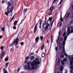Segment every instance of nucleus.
<instances>
[{
	"label": "nucleus",
	"mask_w": 73,
	"mask_h": 73,
	"mask_svg": "<svg viewBox=\"0 0 73 73\" xmlns=\"http://www.w3.org/2000/svg\"><path fill=\"white\" fill-rule=\"evenodd\" d=\"M41 63V62L39 61V59L38 58H36V59L33 60L32 62H31V65L30 64L28 66V69L29 70H33L34 69H36L38 68H39V66L38 65Z\"/></svg>",
	"instance_id": "f257e3e1"
},
{
	"label": "nucleus",
	"mask_w": 73,
	"mask_h": 73,
	"mask_svg": "<svg viewBox=\"0 0 73 73\" xmlns=\"http://www.w3.org/2000/svg\"><path fill=\"white\" fill-rule=\"evenodd\" d=\"M60 36H58L57 38V39L56 40V42L58 44V45H59V49H61L62 48V54H64L66 57H68V54H66L65 52V47H64V50L62 48H63V38H61L60 39ZM62 44L63 46L62 47Z\"/></svg>",
	"instance_id": "f03ea898"
},
{
	"label": "nucleus",
	"mask_w": 73,
	"mask_h": 73,
	"mask_svg": "<svg viewBox=\"0 0 73 73\" xmlns=\"http://www.w3.org/2000/svg\"><path fill=\"white\" fill-rule=\"evenodd\" d=\"M10 1H11V4L12 6L11 7V9L9 7H7V12L8 13H11V12H12L13 11V4H14V1L16 2V1L14 0H11Z\"/></svg>",
	"instance_id": "7ed1b4c3"
},
{
	"label": "nucleus",
	"mask_w": 73,
	"mask_h": 73,
	"mask_svg": "<svg viewBox=\"0 0 73 73\" xmlns=\"http://www.w3.org/2000/svg\"><path fill=\"white\" fill-rule=\"evenodd\" d=\"M70 33H68L67 34V36H65L64 37V38H63V42L62 44L63 46L62 49H63V50H65V49H64V47L65 45V43H66V40H67V38L68 37V36L69 35V34H70Z\"/></svg>",
	"instance_id": "20e7f679"
},
{
	"label": "nucleus",
	"mask_w": 73,
	"mask_h": 73,
	"mask_svg": "<svg viewBox=\"0 0 73 73\" xmlns=\"http://www.w3.org/2000/svg\"><path fill=\"white\" fill-rule=\"evenodd\" d=\"M19 38H17L14 40V41L12 42L13 45H15V46H17V45L18 44V42H19Z\"/></svg>",
	"instance_id": "39448f33"
},
{
	"label": "nucleus",
	"mask_w": 73,
	"mask_h": 73,
	"mask_svg": "<svg viewBox=\"0 0 73 73\" xmlns=\"http://www.w3.org/2000/svg\"><path fill=\"white\" fill-rule=\"evenodd\" d=\"M3 48H4L3 46H2L0 48V49H1L2 50L1 53L0 55V58H3V56H4V54H5V52L3 51Z\"/></svg>",
	"instance_id": "423d86ee"
},
{
	"label": "nucleus",
	"mask_w": 73,
	"mask_h": 73,
	"mask_svg": "<svg viewBox=\"0 0 73 73\" xmlns=\"http://www.w3.org/2000/svg\"><path fill=\"white\" fill-rule=\"evenodd\" d=\"M30 65V62H27V65H25L24 67V69L25 70H27L28 69V66Z\"/></svg>",
	"instance_id": "0eeeda50"
},
{
	"label": "nucleus",
	"mask_w": 73,
	"mask_h": 73,
	"mask_svg": "<svg viewBox=\"0 0 73 73\" xmlns=\"http://www.w3.org/2000/svg\"><path fill=\"white\" fill-rule=\"evenodd\" d=\"M68 61V59L66 58H64L63 60H62L61 61V63L62 65H64L65 62H66Z\"/></svg>",
	"instance_id": "6e6552de"
},
{
	"label": "nucleus",
	"mask_w": 73,
	"mask_h": 73,
	"mask_svg": "<svg viewBox=\"0 0 73 73\" xmlns=\"http://www.w3.org/2000/svg\"><path fill=\"white\" fill-rule=\"evenodd\" d=\"M38 24V22L35 25L34 29V33H36V31L37 30V24Z\"/></svg>",
	"instance_id": "1a4fd4ad"
},
{
	"label": "nucleus",
	"mask_w": 73,
	"mask_h": 73,
	"mask_svg": "<svg viewBox=\"0 0 73 73\" xmlns=\"http://www.w3.org/2000/svg\"><path fill=\"white\" fill-rule=\"evenodd\" d=\"M54 9V6L52 5L50 7V8L49 11L52 12V11H53V10Z\"/></svg>",
	"instance_id": "9d476101"
},
{
	"label": "nucleus",
	"mask_w": 73,
	"mask_h": 73,
	"mask_svg": "<svg viewBox=\"0 0 73 73\" xmlns=\"http://www.w3.org/2000/svg\"><path fill=\"white\" fill-rule=\"evenodd\" d=\"M69 16H70V13L68 12L65 15V20H66V19L68 18V17H69Z\"/></svg>",
	"instance_id": "9b49d317"
},
{
	"label": "nucleus",
	"mask_w": 73,
	"mask_h": 73,
	"mask_svg": "<svg viewBox=\"0 0 73 73\" xmlns=\"http://www.w3.org/2000/svg\"><path fill=\"white\" fill-rule=\"evenodd\" d=\"M64 68H63V67H62V65H60V73H62V71H63V69Z\"/></svg>",
	"instance_id": "f8f14e48"
},
{
	"label": "nucleus",
	"mask_w": 73,
	"mask_h": 73,
	"mask_svg": "<svg viewBox=\"0 0 73 73\" xmlns=\"http://www.w3.org/2000/svg\"><path fill=\"white\" fill-rule=\"evenodd\" d=\"M53 38H54V36L53 35H52L51 40V44L50 45V47H51V46L52 45V44L53 41Z\"/></svg>",
	"instance_id": "ddd939ff"
},
{
	"label": "nucleus",
	"mask_w": 73,
	"mask_h": 73,
	"mask_svg": "<svg viewBox=\"0 0 73 73\" xmlns=\"http://www.w3.org/2000/svg\"><path fill=\"white\" fill-rule=\"evenodd\" d=\"M49 24H48L44 28L45 30H47V29H48V28H49Z\"/></svg>",
	"instance_id": "4468645a"
},
{
	"label": "nucleus",
	"mask_w": 73,
	"mask_h": 73,
	"mask_svg": "<svg viewBox=\"0 0 73 73\" xmlns=\"http://www.w3.org/2000/svg\"><path fill=\"white\" fill-rule=\"evenodd\" d=\"M67 32H68V33H71V32L70 31V27H68V29H67Z\"/></svg>",
	"instance_id": "2eb2a0df"
},
{
	"label": "nucleus",
	"mask_w": 73,
	"mask_h": 73,
	"mask_svg": "<svg viewBox=\"0 0 73 73\" xmlns=\"http://www.w3.org/2000/svg\"><path fill=\"white\" fill-rule=\"evenodd\" d=\"M39 38V37L38 36L36 37L35 39V43L37 44V42H38V39Z\"/></svg>",
	"instance_id": "dca6fc26"
},
{
	"label": "nucleus",
	"mask_w": 73,
	"mask_h": 73,
	"mask_svg": "<svg viewBox=\"0 0 73 73\" xmlns=\"http://www.w3.org/2000/svg\"><path fill=\"white\" fill-rule=\"evenodd\" d=\"M42 20H40V25H39V28L41 29V24L42 23Z\"/></svg>",
	"instance_id": "f3484780"
},
{
	"label": "nucleus",
	"mask_w": 73,
	"mask_h": 73,
	"mask_svg": "<svg viewBox=\"0 0 73 73\" xmlns=\"http://www.w3.org/2000/svg\"><path fill=\"white\" fill-rule=\"evenodd\" d=\"M7 4L8 6L7 7H10L11 5V3H10V2H8L7 3Z\"/></svg>",
	"instance_id": "a211bd4d"
},
{
	"label": "nucleus",
	"mask_w": 73,
	"mask_h": 73,
	"mask_svg": "<svg viewBox=\"0 0 73 73\" xmlns=\"http://www.w3.org/2000/svg\"><path fill=\"white\" fill-rule=\"evenodd\" d=\"M18 22V21H14V26H16V24Z\"/></svg>",
	"instance_id": "6ab92c4d"
},
{
	"label": "nucleus",
	"mask_w": 73,
	"mask_h": 73,
	"mask_svg": "<svg viewBox=\"0 0 73 73\" xmlns=\"http://www.w3.org/2000/svg\"><path fill=\"white\" fill-rule=\"evenodd\" d=\"M44 44H43L42 45V46L41 48V50H43V49H44Z\"/></svg>",
	"instance_id": "aec40b11"
},
{
	"label": "nucleus",
	"mask_w": 73,
	"mask_h": 73,
	"mask_svg": "<svg viewBox=\"0 0 73 73\" xmlns=\"http://www.w3.org/2000/svg\"><path fill=\"white\" fill-rule=\"evenodd\" d=\"M62 15H60V20H61V22L63 21V18H62Z\"/></svg>",
	"instance_id": "412c9836"
},
{
	"label": "nucleus",
	"mask_w": 73,
	"mask_h": 73,
	"mask_svg": "<svg viewBox=\"0 0 73 73\" xmlns=\"http://www.w3.org/2000/svg\"><path fill=\"white\" fill-rule=\"evenodd\" d=\"M27 10H28V9L27 8L25 9L24 10V15H25V13H26L27 11Z\"/></svg>",
	"instance_id": "4be33fe9"
},
{
	"label": "nucleus",
	"mask_w": 73,
	"mask_h": 73,
	"mask_svg": "<svg viewBox=\"0 0 73 73\" xmlns=\"http://www.w3.org/2000/svg\"><path fill=\"white\" fill-rule=\"evenodd\" d=\"M45 53H43L42 54L41 56L42 57H45Z\"/></svg>",
	"instance_id": "5701e85b"
},
{
	"label": "nucleus",
	"mask_w": 73,
	"mask_h": 73,
	"mask_svg": "<svg viewBox=\"0 0 73 73\" xmlns=\"http://www.w3.org/2000/svg\"><path fill=\"white\" fill-rule=\"evenodd\" d=\"M30 58L31 60H33L34 59V56H32L31 57H30Z\"/></svg>",
	"instance_id": "b1692460"
},
{
	"label": "nucleus",
	"mask_w": 73,
	"mask_h": 73,
	"mask_svg": "<svg viewBox=\"0 0 73 73\" xmlns=\"http://www.w3.org/2000/svg\"><path fill=\"white\" fill-rule=\"evenodd\" d=\"M60 59H59V58H58V61L57 63V65H58V66L60 65Z\"/></svg>",
	"instance_id": "393cba45"
},
{
	"label": "nucleus",
	"mask_w": 73,
	"mask_h": 73,
	"mask_svg": "<svg viewBox=\"0 0 73 73\" xmlns=\"http://www.w3.org/2000/svg\"><path fill=\"white\" fill-rule=\"evenodd\" d=\"M52 19H53V18H49V19L48 20V21H52Z\"/></svg>",
	"instance_id": "a878e982"
},
{
	"label": "nucleus",
	"mask_w": 73,
	"mask_h": 73,
	"mask_svg": "<svg viewBox=\"0 0 73 73\" xmlns=\"http://www.w3.org/2000/svg\"><path fill=\"white\" fill-rule=\"evenodd\" d=\"M5 60L6 61H8V57H7L5 59Z\"/></svg>",
	"instance_id": "bb28decb"
},
{
	"label": "nucleus",
	"mask_w": 73,
	"mask_h": 73,
	"mask_svg": "<svg viewBox=\"0 0 73 73\" xmlns=\"http://www.w3.org/2000/svg\"><path fill=\"white\" fill-rule=\"evenodd\" d=\"M55 50L56 52H57V50H58V47H56L55 48Z\"/></svg>",
	"instance_id": "cd10ccee"
},
{
	"label": "nucleus",
	"mask_w": 73,
	"mask_h": 73,
	"mask_svg": "<svg viewBox=\"0 0 73 73\" xmlns=\"http://www.w3.org/2000/svg\"><path fill=\"white\" fill-rule=\"evenodd\" d=\"M52 12L49 11V12L48 13V15L49 16H50V15H52Z\"/></svg>",
	"instance_id": "c85d7f7f"
},
{
	"label": "nucleus",
	"mask_w": 73,
	"mask_h": 73,
	"mask_svg": "<svg viewBox=\"0 0 73 73\" xmlns=\"http://www.w3.org/2000/svg\"><path fill=\"white\" fill-rule=\"evenodd\" d=\"M66 31H65L63 35V36H65V35H66Z\"/></svg>",
	"instance_id": "c756f323"
},
{
	"label": "nucleus",
	"mask_w": 73,
	"mask_h": 73,
	"mask_svg": "<svg viewBox=\"0 0 73 73\" xmlns=\"http://www.w3.org/2000/svg\"><path fill=\"white\" fill-rule=\"evenodd\" d=\"M30 57H29V56H27L26 58V60H28V59H29Z\"/></svg>",
	"instance_id": "7c9ffc66"
},
{
	"label": "nucleus",
	"mask_w": 73,
	"mask_h": 73,
	"mask_svg": "<svg viewBox=\"0 0 73 73\" xmlns=\"http://www.w3.org/2000/svg\"><path fill=\"white\" fill-rule=\"evenodd\" d=\"M9 64V62L7 63L6 64V66H7V67H6V68H7V66H8V65Z\"/></svg>",
	"instance_id": "2f4dec72"
},
{
	"label": "nucleus",
	"mask_w": 73,
	"mask_h": 73,
	"mask_svg": "<svg viewBox=\"0 0 73 73\" xmlns=\"http://www.w3.org/2000/svg\"><path fill=\"white\" fill-rule=\"evenodd\" d=\"M24 19H23V20H22L21 21V23H20V24H19V25H20V24H22V23H23V21H24Z\"/></svg>",
	"instance_id": "473e14b6"
},
{
	"label": "nucleus",
	"mask_w": 73,
	"mask_h": 73,
	"mask_svg": "<svg viewBox=\"0 0 73 73\" xmlns=\"http://www.w3.org/2000/svg\"><path fill=\"white\" fill-rule=\"evenodd\" d=\"M40 38L41 41H42V39H43V36H41Z\"/></svg>",
	"instance_id": "72a5a7b5"
},
{
	"label": "nucleus",
	"mask_w": 73,
	"mask_h": 73,
	"mask_svg": "<svg viewBox=\"0 0 73 73\" xmlns=\"http://www.w3.org/2000/svg\"><path fill=\"white\" fill-rule=\"evenodd\" d=\"M61 58H64V55H62L60 56Z\"/></svg>",
	"instance_id": "f704fd0d"
},
{
	"label": "nucleus",
	"mask_w": 73,
	"mask_h": 73,
	"mask_svg": "<svg viewBox=\"0 0 73 73\" xmlns=\"http://www.w3.org/2000/svg\"><path fill=\"white\" fill-rule=\"evenodd\" d=\"M56 0H54V1H53V2L52 3V5H53V4L54 3L55 1H56Z\"/></svg>",
	"instance_id": "c9c22d12"
},
{
	"label": "nucleus",
	"mask_w": 73,
	"mask_h": 73,
	"mask_svg": "<svg viewBox=\"0 0 73 73\" xmlns=\"http://www.w3.org/2000/svg\"><path fill=\"white\" fill-rule=\"evenodd\" d=\"M62 1H63V0H61L60 3L58 4V5H60L61 4V3H62Z\"/></svg>",
	"instance_id": "e433bc0d"
},
{
	"label": "nucleus",
	"mask_w": 73,
	"mask_h": 73,
	"mask_svg": "<svg viewBox=\"0 0 73 73\" xmlns=\"http://www.w3.org/2000/svg\"><path fill=\"white\" fill-rule=\"evenodd\" d=\"M13 43H12L11 44H10L9 45V46H13Z\"/></svg>",
	"instance_id": "4c0bfd02"
},
{
	"label": "nucleus",
	"mask_w": 73,
	"mask_h": 73,
	"mask_svg": "<svg viewBox=\"0 0 73 73\" xmlns=\"http://www.w3.org/2000/svg\"><path fill=\"white\" fill-rule=\"evenodd\" d=\"M46 24L44 22L43 23V27L44 28Z\"/></svg>",
	"instance_id": "58836bf2"
},
{
	"label": "nucleus",
	"mask_w": 73,
	"mask_h": 73,
	"mask_svg": "<svg viewBox=\"0 0 73 73\" xmlns=\"http://www.w3.org/2000/svg\"><path fill=\"white\" fill-rule=\"evenodd\" d=\"M5 14L7 15V16H8V13L7 12H5Z\"/></svg>",
	"instance_id": "ea45409f"
},
{
	"label": "nucleus",
	"mask_w": 73,
	"mask_h": 73,
	"mask_svg": "<svg viewBox=\"0 0 73 73\" xmlns=\"http://www.w3.org/2000/svg\"><path fill=\"white\" fill-rule=\"evenodd\" d=\"M20 44L21 45H24V42H21L20 43Z\"/></svg>",
	"instance_id": "a19ab883"
},
{
	"label": "nucleus",
	"mask_w": 73,
	"mask_h": 73,
	"mask_svg": "<svg viewBox=\"0 0 73 73\" xmlns=\"http://www.w3.org/2000/svg\"><path fill=\"white\" fill-rule=\"evenodd\" d=\"M1 30L2 31H4L5 30V28H2Z\"/></svg>",
	"instance_id": "79ce46f5"
},
{
	"label": "nucleus",
	"mask_w": 73,
	"mask_h": 73,
	"mask_svg": "<svg viewBox=\"0 0 73 73\" xmlns=\"http://www.w3.org/2000/svg\"><path fill=\"white\" fill-rule=\"evenodd\" d=\"M13 29H16V26H15L13 27Z\"/></svg>",
	"instance_id": "37998d69"
},
{
	"label": "nucleus",
	"mask_w": 73,
	"mask_h": 73,
	"mask_svg": "<svg viewBox=\"0 0 73 73\" xmlns=\"http://www.w3.org/2000/svg\"><path fill=\"white\" fill-rule=\"evenodd\" d=\"M5 1V0H3L2 1V3L3 4H4V3L5 2H4V1Z\"/></svg>",
	"instance_id": "c03bdc74"
},
{
	"label": "nucleus",
	"mask_w": 73,
	"mask_h": 73,
	"mask_svg": "<svg viewBox=\"0 0 73 73\" xmlns=\"http://www.w3.org/2000/svg\"><path fill=\"white\" fill-rule=\"evenodd\" d=\"M34 54V53L32 52L29 54V56H31V55H32V54Z\"/></svg>",
	"instance_id": "a18cd8bd"
},
{
	"label": "nucleus",
	"mask_w": 73,
	"mask_h": 73,
	"mask_svg": "<svg viewBox=\"0 0 73 73\" xmlns=\"http://www.w3.org/2000/svg\"><path fill=\"white\" fill-rule=\"evenodd\" d=\"M14 19V16H13L12 18L11 19V21H12L13 20V19Z\"/></svg>",
	"instance_id": "49530a36"
},
{
	"label": "nucleus",
	"mask_w": 73,
	"mask_h": 73,
	"mask_svg": "<svg viewBox=\"0 0 73 73\" xmlns=\"http://www.w3.org/2000/svg\"><path fill=\"white\" fill-rule=\"evenodd\" d=\"M46 24H48V21H46L45 23Z\"/></svg>",
	"instance_id": "de8ad7c7"
},
{
	"label": "nucleus",
	"mask_w": 73,
	"mask_h": 73,
	"mask_svg": "<svg viewBox=\"0 0 73 73\" xmlns=\"http://www.w3.org/2000/svg\"><path fill=\"white\" fill-rule=\"evenodd\" d=\"M3 73H8V72H7V71L6 70L4 71Z\"/></svg>",
	"instance_id": "09e8293b"
},
{
	"label": "nucleus",
	"mask_w": 73,
	"mask_h": 73,
	"mask_svg": "<svg viewBox=\"0 0 73 73\" xmlns=\"http://www.w3.org/2000/svg\"><path fill=\"white\" fill-rule=\"evenodd\" d=\"M73 32V29H71V33H72Z\"/></svg>",
	"instance_id": "8fccbe9b"
},
{
	"label": "nucleus",
	"mask_w": 73,
	"mask_h": 73,
	"mask_svg": "<svg viewBox=\"0 0 73 73\" xmlns=\"http://www.w3.org/2000/svg\"><path fill=\"white\" fill-rule=\"evenodd\" d=\"M73 23V20H72L71 21H70V23L71 24H72Z\"/></svg>",
	"instance_id": "3c124183"
},
{
	"label": "nucleus",
	"mask_w": 73,
	"mask_h": 73,
	"mask_svg": "<svg viewBox=\"0 0 73 73\" xmlns=\"http://www.w3.org/2000/svg\"><path fill=\"white\" fill-rule=\"evenodd\" d=\"M13 50V48H11L10 50V52H11L12 51V50Z\"/></svg>",
	"instance_id": "603ef678"
},
{
	"label": "nucleus",
	"mask_w": 73,
	"mask_h": 73,
	"mask_svg": "<svg viewBox=\"0 0 73 73\" xmlns=\"http://www.w3.org/2000/svg\"><path fill=\"white\" fill-rule=\"evenodd\" d=\"M60 34H61V31H60L59 32V36H60Z\"/></svg>",
	"instance_id": "864d4df0"
},
{
	"label": "nucleus",
	"mask_w": 73,
	"mask_h": 73,
	"mask_svg": "<svg viewBox=\"0 0 73 73\" xmlns=\"http://www.w3.org/2000/svg\"><path fill=\"white\" fill-rule=\"evenodd\" d=\"M62 25V23H60V24H59V26L60 27H61Z\"/></svg>",
	"instance_id": "5fc2aeb1"
},
{
	"label": "nucleus",
	"mask_w": 73,
	"mask_h": 73,
	"mask_svg": "<svg viewBox=\"0 0 73 73\" xmlns=\"http://www.w3.org/2000/svg\"><path fill=\"white\" fill-rule=\"evenodd\" d=\"M20 68H19L18 70V72H19L20 71Z\"/></svg>",
	"instance_id": "6e6d98bb"
},
{
	"label": "nucleus",
	"mask_w": 73,
	"mask_h": 73,
	"mask_svg": "<svg viewBox=\"0 0 73 73\" xmlns=\"http://www.w3.org/2000/svg\"><path fill=\"white\" fill-rule=\"evenodd\" d=\"M3 37V36L2 35H1L0 36V38H2Z\"/></svg>",
	"instance_id": "4d7b16f0"
},
{
	"label": "nucleus",
	"mask_w": 73,
	"mask_h": 73,
	"mask_svg": "<svg viewBox=\"0 0 73 73\" xmlns=\"http://www.w3.org/2000/svg\"><path fill=\"white\" fill-rule=\"evenodd\" d=\"M70 28H71V29H73V26H71Z\"/></svg>",
	"instance_id": "13d9d810"
},
{
	"label": "nucleus",
	"mask_w": 73,
	"mask_h": 73,
	"mask_svg": "<svg viewBox=\"0 0 73 73\" xmlns=\"http://www.w3.org/2000/svg\"><path fill=\"white\" fill-rule=\"evenodd\" d=\"M51 27H52V25H53V23H51Z\"/></svg>",
	"instance_id": "bf43d9fd"
},
{
	"label": "nucleus",
	"mask_w": 73,
	"mask_h": 73,
	"mask_svg": "<svg viewBox=\"0 0 73 73\" xmlns=\"http://www.w3.org/2000/svg\"><path fill=\"white\" fill-rule=\"evenodd\" d=\"M3 71H4V72L5 71V68H4L3 69Z\"/></svg>",
	"instance_id": "052dcab7"
},
{
	"label": "nucleus",
	"mask_w": 73,
	"mask_h": 73,
	"mask_svg": "<svg viewBox=\"0 0 73 73\" xmlns=\"http://www.w3.org/2000/svg\"><path fill=\"white\" fill-rule=\"evenodd\" d=\"M46 17H45V20L44 21V22H45L46 21Z\"/></svg>",
	"instance_id": "680f3d73"
},
{
	"label": "nucleus",
	"mask_w": 73,
	"mask_h": 73,
	"mask_svg": "<svg viewBox=\"0 0 73 73\" xmlns=\"http://www.w3.org/2000/svg\"><path fill=\"white\" fill-rule=\"evenodd\" d=\"M23 28L22 29V30L21 31V33H23Z\"/></svg>",
	"instance_id": "e2e57ef3"
},
{
	"label": "nucleus",
	"mask_w": 73,
	"mask_h": 73,
	"mask_svg": "<svg viewBox=\"0 0 73 73\" xmlns=\"http://www.w3.org/2000/svg\"><path fill=\"white\" fill-rule=\"evenodd\" d=\"M47 43H49V41H48V40H47Z\"/></svg>",
	"instance_id": "0e129e2a"
},
{
	"label": "nucleus",
	"mask_w": 73,
	"mask_h": 73,
	"mask_svg": "<svg viewBox=\"0 0 73 73\" xmlns=\"http://www.w3.org/2000/svg\"><path fill=\"white\" fill-rule=\"evenodd\" d=\"M53 22H54V20H53V21H52V23H53Z\"/></svg>",
	"instance_id": "69168bd1"
},
{
	"label": "nucleus",
	"mask_w": 73,
	"mask_h": 73,
	"mask_svg": "<svg viewBox=\"0 0 73 73\" xmlns=\"http://www.w3.org/2000/svg\"><path fill=\"white\" fill-rule=\"evenodd\" d=\"M72 9H73V5H72Z\"/></svg>",
	"instance_id": "338daca9"
},
{
	"label": "nucleus",
	"mask_w": 73,
	"mask_h": 73,
	"mask_svg": "<svg viewBox=\"0 0 73 73\" xmlns=\"http://www.w3.org/2000/svg\"><path fill=\"white\" fill-rule=\"evenodd\" d=\"M72 19H73V13L72 14Z\"/></svg>",
	"instance_id": "774afa93"
}]
</instances>
